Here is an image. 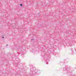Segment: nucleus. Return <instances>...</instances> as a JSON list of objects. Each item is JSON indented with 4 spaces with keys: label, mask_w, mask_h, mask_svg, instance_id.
<instances>
[{
    "label": "nucleus",
    "mask_w": 76,
    "mask_h": 76,
    "mask_svg": "<svg viewBox=\"0 0 76 76\" xmlns=\"http://www.w3.org/2000/svg\"><path fill=\"white\" fill-rule=\"evenodd\" d=\"M31 41H35V39H34V38L31 39Z\"/></svg>",
    "instance_id": "obj_1"
},
{
    "label": "nucleus",
    "mask_w": 76,
    "mask_h": 76,
    "mask_svg": "<svg viewBox=\"0 0 76 76\" xmlns=\"http://www.w3.org/2000/svg\"><path fill=\"white\" fill-rule=\"evenodd\" d=\"M20 6H22V4H20Z\"/></svg>",
    "instance_id": "obj_2"
},
{
    "label": "nucleus",
    "mask_w": 76,
    "mask_h": 76,
    "mask_svg": "<svg viewBox=\"0 0 76 76\" xmlns=\"http://www.w3.org/2000/svg\"><path fill=\"white\" fill-rule=\"evenodd\" d=\"M67 68H66V70H67V69H68V67H67Z\"/></svg>",
    "instance_id": "obj_3"
},
{
    "label": "nucleus",
    "mask_w": 76,
    "mask_h": 76,
    "mask_svg": "<svg viewBox=\"0 0 76 76\" xmlns=\"http://www.w3.org/2000/svg\"><path fill=\"white\" fill-rule=\"evenodd\" d=\"M2 38H4V37H2Z\"/></svg>",
    "instance_id": "obj_4"
},
{
    "label": "nucleus",
    "mask_w": 76,
    "mask_h": 76,
    "mask_svg": "<svg viewBox=\"0 0 76 76\" xmlns=\"http://www.w3.org/2000/svg\"><path fill=\"white\" fill-rule=\"evenodd\" d=\"M8 45H7V46H8Z\"/></svg>",
    "instance_id": "obj_5"
},
{
    "label": "nucleus",
    "mask_w": 76,
    "mask_h": 76,
    "mask_svg": "<svg viewBox=\"0 0 76 76\" xmlns=\"http://www.w3.org/2000/svg\"><path fill=\"white\" fill-rule=\"evenodd\" d=\"M31 70H32V68H31Z\"/></svg>",
    "instance_id": "obj_6"
},
{
    "label": "nucleus",
    "mask_w": 76,
    "mask_h": 76,
    "mask_svg": "<svg viewBox=\"0 0 76 76\" xmlns=\"http://www.w3.org/2000/svg\"><path fill=\"white\" fill-rule=\"evenodd\" d=\"M32 67V66H31V67Z\"/></svg>",
    "instance_id": "obj_7"
},
{
    "label": "nucleus",
    "mask_w": 76,
    "mask_h": 76,
    "mask_svg": "<svg viewBox=\"0 0 76 76\" xmlns=\"http://www.w3.org/2000/svg\"><path fill=\"white\" fill-rule=\"evenodd\" d=\"M66 67H67V66H66Z\"/></svg>",
    "instance_id": "obj_8"
}]
</instances>
